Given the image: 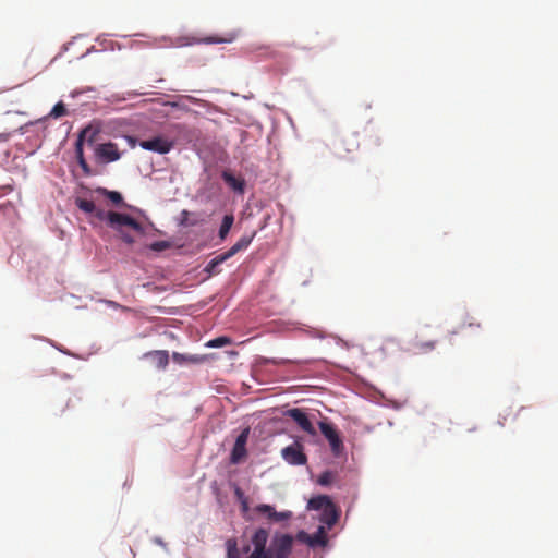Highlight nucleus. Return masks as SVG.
I'll return each mask as SVG.
<instances>
[{"label":"nucleus","instance_id":"1","mask_svg":"<svg viewBox=\"0 0 558 558\" xmlns=\"http://www.w3.org/2000/svg\"><path fill=\"white\" fill-rule=\"evenodd\" d=\"M268 536L265 529L260 527L255 531L251 539L254 548L247 558H287L290 555L294 537L289 534H276L269 547L266 548Z\"/></svg>","mask_w":558,"mask_h":558},{"label":"nucleus","instance_id":"2","mask_svg":"<svg viewBox=\"0 0 558 558\" xmlns=\"http://www.w3.org/2000/svg\"><path fill=\"white\" fill-rule=\"evenodd\" d=\"M108 226L119 232L121 240L126 244H133L135 239L123 230L128 227L140 234H144L145 228L133 217L117 211H108Z\"/></svg>","mask_w":558,"mask_h":558},{"label":"nucleus","instance_id":"3","mask_svg":"<svg viewBox=\"0 0 558 558\" xmlns=\"http://www.w3.org/2000/svg\"><path fill=\"white\" fill-rule=\"evenodd\" d=\"M308 508L312 510H322L325 517L324 521L328 525L335 524L338 520L339 513L337 507L329 496L319 495L311 498L308 501Z\"/></svg>","mask_w":558,"mask_h":558},{"label":"nucleus","instance_id":"4","mask_svg":"<svg viewBox=\"0 0 558 558\" xmlns=\"http://www.w3.org/2000/svg\"><path fill=\"white\" fill-rule=\"evenodd\" d=\"M360 142L357 135L354 133L345 134L338 138L332 144L333 154L340 158H347V155L354 153L359 149Z\"/></svg>","mask_w":558,"mask_h":558},{"label":"nucleus","instance_id":"5","mask_svg":"<svg viewBox=\"0 0 558 558\" xmlns=\"http://www.w3.org/2000/svg\"><path fill=\"white\" fill-rule=\"evenodd\" d=\"M94 135H95V131L92 128H85L80 133L78 138L75 144V154H76L77 162L86 175L92 174V170H90L89 165L87 163V161L84 158L83 143H84L85 138H88V143L92 144L94 142Z\"/></svg>","mask_w":558,"mask_h":558},{"label":"nucleus","instance_id":"6","mask_svg":"<svg viewBox=\"0 0 558 558\" xmlns=\"http://www.w3.org/2000/svg\"><path fill=\"white\" fill-rule=\"evenodd\" d=\"M319 429L328 440L330 449L335 456H339L343 451V441L336 427L327 422H319Z\"/></svg>","mask_w":558,"mask_h":558},{"label":"nucleus","instance_id":"7","mask_svg":"<svg viewBox=\"0 0 558 558\" xmlns=\"http://www.w3.org/2000/svg\"><path fill=\"white\" fill-rule=\"evenodd\" d=\"M140 146L145 150L163 155L173 148L174 143L166 136L158 135L148 140L141 141Z\"/></svg>","mask_w":558,"mask_h":558},{"label":"nucleus","instance_id":"8","mask_svg":"<svg viewBox=\"0 0 558 558\" xmlns=\"http://www.w3.org/2000/svg\"><path fill=\"white\" fill-rule=\"evenodd\" d=\"M281 456L291 465H304L307 462V457L303 452V446L298 441L284 447L281 450Z\"/></svg>","mask_w":558,"mask_h":558},{"label":"nucleus","instance_id":"9","mask_svg":"<svg viewBox=\"0 0 558 558\" xmlns=\"http://www.w3.org/2000/svg\"><path fill=\"white\" fill-rule=\"evenodd\" d=\"M295 541L311 548L324 547L327 543L326 533L322 526L313 535H310L304 531H300L295 536Z\"/></svg>","mask_w":558,"mask_h":558},{"label":"nucleus","instance_id":"10","mask_svg":"<svg viewBox=\"0 0 558 558\" xmlns=\"http://www.w3.org/2000/svg\"><path fill=\"white\" fill-rule=\"evenodd\" d=\"M250 435V428H244L236 437L234 446L231 451L230 460L233 464L240 463L246 456V442Z\"/></svg>","mask_w":558,"mask_h":558},{"label":"nucleus","instance_id":"11","mask_svg":"<svg viewBox=\"0 0 558 558\" xmlns=\"http://www.w3.org/2000/svg\"><path fill=\"white\" fill-rule=\"evenodd\" d=\"M95 154L102 162H113L119 160L121 157L118 145L112 142L99 144L95 148Z\"/></svg>","mask_w":558,"mask_h":558},{"label":"nucleus","instance_id":"12","mask_svg":"<svg viewBox=\"0 0 558 558\" xmlns=\"http://www.w3.org/2000/svg\"><path fill=\"white\" fill-rule=\"evenodd\" d=\"M287 415L291 417L299 427L311 436H316L317 432L308 418V415L299 408L290 409L287 411Z\"/></svg>","mask_w":558,"mask_h":558},{"label":"nucleus","instance_id":"13","mask_svg":"<svg viewBox=\"0 0 558 558\" xmlns=\"http://www.w3.org/2000/svg\"><path fill=\"white\" fill-rule=\"evenodd\" d=\"M236 37H238V33L231 32L222 37L208 36L203 39H197L194 37L193 38H184L185 43H183L182 45H194V44H201V43H204V44H229V43H232L233 40H235Z\"/></svg>","mask_w":558,"mask_h":558},{"label":"nucleus","instance_id":"14","mask_svg":"<svg viewBox=\"0 0 558 558\" xmlns=\"http://www.w3.org/2000/svg\"><path fill=\"white\" fill-rule=\"evenodd\" d=\"M255 511L258 513L267 514L270 520L276 522L288 520L291 517V512H277L272 506L266 504L256 506Z\"/></svg>","mask_w":558,"mask_h":558},{"label":"nucleus","instance_id":"15","mask_svg":"<svg viewBox=\"0 0 558 558\" xmlns=\"http://www.w3.org/2000/svg\"><path fill=\"white\" fill-rule=\"evenodd\" d=\"M145 359H149L158 369H165L169 363V353L166 350L150 351L144 354Z\"/></svg>","mask_w":558,"mask_h":558},{"label":"nucleus","instance_id":"16","mask_svg":"<svg viewBox=\"0 0 558 558\" xmlns=\"http://www.w3.org/2000/svg\"><path fill=\"white\" fill-rule=\"evenodd\" d=\"M222 180L235 192L240 193V194H243L244 193V189H245V181L241 178H236L234 177L231 172L229 171H223L222 174Z\"/></svg>","mask_w":558,"mask_h":558},{"label":"nucleus","instance_id":"17","mask_svg":"<svg viewBox=\"0 0 558 558\" xmlns=\"http://www.w3.org/2000/svg\"><path fill=\"white\" fill-rule=\"evenodd\" d=\"M253 238H254V234L242 236L232 247H230L227 252H225L226 256L228 258H231L240 251L247 248L248 245L251 244Z\"/></svg>","mask_w":558,"mask_h":558},{"label":"nucleus","instance_id":"18","mask_svg":"<svg viewBox=\"0 0 558 558\" xmlns=\"http://www.w3.org/2000/svg\"><path fill=\"white\" fill-rule=\"evenodd\" d=\"M234 218L232 215H226L222 219L220 229H219V238L221 240H225L228 235L232 225H233Z\"/></svg>","mask_w":558,"mask_h":558},{"label":"nucleus","instance_id":"19","mask_svg":"<svg viewBox=\"0 0 558 558\" xmlns=\"http://www.w3.org/2000/svg\"><path fill=\"white\" fill-rule=\"evenodd\" d=\"M436 341H416L413 343V350L416 353H427L435 349Z\"/></svg>","mask_w":558,"mask_h":558},{"label":"nucleus","instance_id":"20","mask_svg":"<svg viewBox=\"0 0 558 558\" xmlns=\"http://www.w3.org/2000/svg\"><path fill=\"white\" fill-rule=\"evenodd\" d=\"M76 206L86 214H93L96 211V205L93 201L84 199V198H76L75 201Z\"/></svg>","mask_w":558,"mask_h":558},{"label":"nucleus","instance_id":"21","mask_svg":"<svg viewBox=\"0 0 558 558\" xmlns=\"http://www.w3.org/2000/svg\"><path fill=\"white\" fill-rule=\"evenodd\" d=\"M229 258L226 256L225 253L222 254H219L218 256H216L215 258H213L206 266L205 270L210 272V274H214L216 272V267L219 266L220 264L225 263L226 260H228Z\"/></svg>","mask_w":558,"mask_h":558},{"label":"nucleus","instance_id":"22","mask_svg":"<svg viewBox=\"0 0 558 558\" xmlns=\"http://www.w3.org/2000/svg\"><path fill=\"white\" fill-rule=\"evenodd\" d=\"M99 191L116 205L121 204L123 201L122 195L117 191H109L106 189H100Z\"/></svg>","mask_w":558,"mask_h":558},{"label":"nucleus","instance_id":"23","mask_svg":"<svg viewBox=\"0 0 558 558\" xmlns=\"http://www.w3.org/2000/svg\"><path fill=\"white\" fill-rule=\"evenodd\" d=\"M335 477L336 475L333 472L325 471L318 476L317 483L322 486H328L333 482Z\"/></svg>","mask_w":558,"mask_h":558},{"label":"nucleus","instance_id":"24","mask_svg":"<svg viewBox=\"0 0 558 558\" xmlns=\"http://www.w3.org/2000/svg\"><path fill=\"white\" fill-rule=\"evenodd\" d=\"M66 113V108L62 101L56 104L53 108L51 109L49 116L52 118H60L63 117Z\"/></svg>","mask_w":558,"mask_h":558},{"label":"nucleus","instance_id":"25","mask_svg":"<svg viewBox=\"0 0 558 558\" xmlns=\"http://www.w3.org/2000/svg\"><path fill=\"white\" fill-rule=\"evenodd\" d=\"M191 215L192 214L189 210H182L181 225L186 226V227L197 226L199 221L197 219H191L190 218Z\"/></svg>","mask_w":558,"mask_h":558},{"label":"nucleus","instance_id":"26","mask_svg":"<svg viewBox=\"0 0 558 558\" xmlns=\"http://www.w3.org/2000/svg\"><path fill=\"white\" fill-rule=\"evenodd\" d=\"M231 343V340L230 338L228 337H218V338H215L213 340H210L207 345L210 347V348H221V347H225L227 344H230Z\"/></svg>","mask_w":558,"mask_h":558},{"label":"nucleus","instance_id":"27","mask_svg":"<svg viewBox=\"0 0 558 558\" xmlns=\"http://www.w3.org/2000/svg\"><path fill=\"white\" fill-rule=\"evenodd\" d=\"M168 247H169V243L167 241H157L150 245V248L156 252H161Z\"/></svg>","mask_w":558,"mask_h":558},{"label":"nucleus","instance_id":"28","mask_svg":"<svg viewBox=\"0 0 558 558\" xmlns=\"http://www.w3.org/2000/svg\"><path fill=\"white\" fill-rule=\"evenodd\" d=\"M172 359L173 361L178 362V363H182V362H186V361H190V362H196L197 359H194V357H186L184 356L183 354H180L178 352H174L172 354Z\"/></svg>","mask_w":558,"mask_h":558},{"label":"nucleus","instance_id":"29","mask_svg":"<svg viewBox=\"0 0 558 558\" xmlns=\"http://www.w3.org/2000/svg\"><path fill=\"white\" fill-rule=\"evenodd\" d=\"M92 215L98 220H106L108 222V211H105L104 209L96 207V211H94Z\"/></svg>","mask_w":558,"mask_h":558},{"label":"nucleus","instance_id":"30","mask_svg":"<svg viewBox=\"0 0 558 558\" xmlns=\"http://www.w3.org/2000/svg\"><path fill=\"white\" fill-rule=\"evenodd\" d=\"M235 495H236V497H238L239 499H241V500L245 499V498H244V494H243V492H242L240 488H236V489H235Z\"/></svg>","mask_w":558,"mask_h":558},{"label":"nucleus","instance_id":"31","mask_svg":"<svg viewBox=\"0 0 558 558\" xmlns=\"http://www.w3.org/2000/svg\"><path fill=\"white\" fill-rule=\"evenodd\" d=\"M241 504H242V509H243V511H246V510L248 509L247 500H246V499H243V500H241Z\"/></svg>","mask_w":558,"mask_h":558},{"label":"nucleus","instance_id":"32","mask_svg":"<svg viewBox=\"0 0 558 558\" xmlns=\"http://www.w3.org/2000/svg\"><path fill=\"white\" fill-rule=\"evenodd\" d=\"M468 326H469V327H477V328H480V327H481V325H480L478 323H472V322H470V323L468 324Z\"/></svg>","mask_w":558,"mask_h":558},{"label":"nucleus","instance_id":"33","mask_svg":"<svg viewBox=\"0 0 558 558\" xmlns=\"http://www.w3.org/2000/svg\"><path fill=\"white\" fill-rule=\"evenodd\" d=\"M9 138V134H0V141H7Z\"/></svg>","mask_w":558,"mask_h":558},{"label":"nucleus","instance_id":"34","mask_svg":"<svg viewBox=\"0 0 558 558\" xmlns=\"http://www.w3.org/2000/svg\"><path fill=\"white\" fill-rule=\"evenodd\" d=\"M228 558H233L230 550L228 553Z\"/></svg>","mask_w":558,"mask_h":558}]
</instances>
